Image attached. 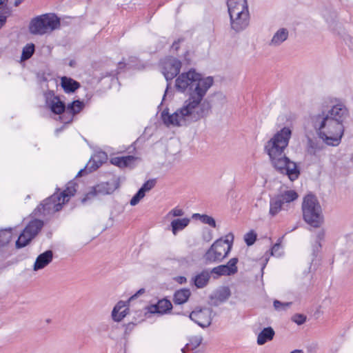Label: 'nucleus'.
Listing matches in <instances>:
<instances>
[{
    "instance_id": "nucleus-24",
    "label": "nucleus",
    "mask_w": 353,
    "mask_h": 353,
    "mask_svg": "<svg viewBox=\"0 0 353 353\" xmlns=\"http://www.w3.org/2000/svg\"><path fill=\"white\" fill-rule=\"evenodd\" d=\"M43 226V222L39 219H34L29 222L23 230L25 234H28L34 239Z\"/></svg>"
},
{
    "instance_id": "nucleus-61",
    "label": "nucleus",
    "mask_w": 353,
    "mask_h": 353,
    "mask_svg": "<svg viewBox=\"0 0 353 353\" xmlns=\"http://www.w3.org/2000/svg\"><path fill=\"white\" fill-rule=\"evenodd\" d=\"M188 54H189V52H188V51H187V52H186V53H185V56H186V55H188Z\"/></svg>"
},
{
    "instance_id": "nucleus-4",
    "label": "nucleus",
    "mask_w": 353,
    "mask_h": 353,
    "mask_svg": "<svg viewBox=\"0 0 353 353\" xmlns=\"http://www.w3.org/2000/svg\"><path fill=\"white\" fill-rule=\"evenodd\" d=\"M60 28V19L54 14L47 13L32 18L29 32L34 35H43Z\"/></svg>"
},
{
    "instance_id": "nucleus-22",
    "label": "nucleus",
    "mask_w": 353,
    "mask_h": 353,
    "mask_svg": "<svg viewBox=\"0 0 353 353\" xmlns=\"http://www.w3.org/2000/svg\"><path fill=\"white\" fill-rule=\"evenodd\" d=\"M128 302L120 301L113 308L112 316L114 321H121L128 312Z\"/></svg>"
},
{
    "instance_id": "nucleus-13",
    "label": "nucleus",
    "mask_w": 353,
    "mask_h": 353,
    "mask_svg": "<svg viewBox=\"0 0 353 353\" xmlns=\"http://www.w3.org/2000/svg\"><path fill=\"white\" fill-rule=\"evenodd\" d=\"M231 29L235 32H240L246 29L250 23L249 10L230 15Z\"/></svg>"
},
{
    "instance_id": "nucleus-32",
    "label": "nucleus",
    "mask_w": 353,
    "mask_h": 353,
    "mask_svg": "<svg viewBox=\"0 0 353 353\" xmlns=\"http://www.w3.org/2000/svg\"><path fill=\"white\" fill-rule=\"evenodd\" d=\"M35 51V46L32 43H27L22 49L21 61H25L32 57Z\"/></svg>"
},
{
    "instance_id": "nucleus-34",
    "label": "nucleus",
    "mask_w": 353,
    "mask_h": 353,
    "mask_svg": "<svg viewBox=\"0 0 353 353\" xmlns=\"http://www.w3.org/2000/svg\"><path fill=\"white\" fill-rule=\"evenodd\" d=\"M12 239V230L9 229L0 230V248L9 243Z\"/></svg>"
},
{
    "instance_id": "nucleus-54",
    "label": "nucleus",
    "mask_w": 353,
    "mask_h": 353,
    "mask_svg": "<svg viewBox=\"0 0 353 353\" xmlns=\"http://www.w3.org/2000/svg\"><path fill=\"white\" fill-rule=\"evenodd\" d=\"M126 66V63L123 61H119L118 63V70H121Z\"/></svg>"
},
{
    "instance_id": "nucleus-25",
    "label": "nucleus",
    "mask_w": 353,
    "mask_h": 353,
    "mask_svg": "<svg viewBox=\"0 0 353 353\" xmlns=\"http://www.w3.org/2000/svg\"><path fill=\"white\" fill-rule=\"evenodd\" d=\"M108 185V183H101L100 185H97L93 188V189L87 193L85 196L81 199V203H85L87 201L91 199L99 193H101L103 194H110L113 190L106 189L105 186Z\"/></svg>"
},
{
    "instance_id": "nucleus-35",
    "label": "nucleus",
    "mask_w": 353,
    "mask_h": 353,
    "mask_svg": "<svg viewBox=\"0 0 353 353\" xmlns=\"http://www.w3.org/2000/svg\"><path fill=\"white\" fill-rule=\"evenodd\" d=\"M32 239H33L30 237L28 234H25V232H22L16 241L15 246L18 249L24 248L29 244Z\"/></svg>"
},
{
    "instance_id": "nucleus-1",
    "label": "nucleus",
    "mask_w": 353,
    "mask_h": 353,
    "mask_svg": "<svg viewBox=\"0 0 353 353\" xmlns=\"http://www.w3.org/2000/svg\"><path fill=\"white\" fill-rule=\"evenodd\" d=\"M213 83L212 77H203L194 69L179 75L175 81L176 89L181 92L188 89L189 97L173 114H170L168 108L163 110L161 118L163 123L166 126H186L208 116L212 105L208 101H202Z\"/></svg>"
},
{
    "instance_id": "nucleus-45",
    "label": "nucleus",
    "mask_w": 353,
    "mask_h": 353,
    "mask_svg": "<svg viewBox=\"0 0 353 353\" xmlns=\"http://www.w3.org/2000/svg\"><path fill=\"white\" fill-rule=\"evenodd\" d=\"M292 321L300 325L303 324L306 321V316L301 314H295L292 317Z\"/></svg>"
},
{
    "instance_id": "nucleus-14",
    "label": "nucleus",
    "mask_w": 353,
    "mask_h": 353,
    "mask_svg": "<svg viewBox=\"0 0 353 353\" xmlns=\"http://www.w3.org/2000/svg\"><path fill=\"white\" fill-rule=\"evenodd\" d=\"M218 243H214L210 248L205 252L203 255V259L205 261L206 263H219L222 261L223 259H225L232 249V245H228L227 246L226 252L224 254H221L220 252H217V245Z\"/></svg>"
},
{
    "instance_id": "nucleus-16",
    "label": "nucleus",
    "mask_w": 353,
    "mask_h": 353,
    "mask_svg": "<svg viewBox=\"0 0 353 353\" xmlns=\"http://www.w3.org/2000/svg\"><path fill=\"white\" fill-rule=\"evenodd\" d=\"M139 159V157L128 155L124 157H113L111 159L110 162L112 165H114L120 168H133L136 166V162Z\"/></svg>"
},
{
    "instance_id": "nucleus-43",
    "label": "nucleus",
    "mask_w": 353,
    "mask_h": 353,
    "mask_svg": "<svg viewBox=\"0 0 353 353\" xmlns=\"http://www.w3.org/2000/svg\"><path fill=\"white\" fill-rule=\"evenodd\" d=\"M157 181L155 179H152L146 181L141 187L140 190L145 194L146 192L152 190L156 185Z\"/></svg>"
},
{
    "instance_id": "nucleus-7",
    "label": "nucleus",
    "mask_w": 353,
    "mask_h": 353,
    "mask_svg": "<svg viewBox=\"0 0 353 353\" xmlns=\"http://www.w3.org/2000/svg\"><path fill=\"white\" fill-rule=\"evenodd\" d=\"M298 194L293 190H285L270 199L269 214L274 217L283 209L285 204L290 203L298 198Z\"/></svg>"
},
{
    "instance_id": "nucleus-39",
    "label": "nucleus",
    "mask_w": 353,
    "mask_h": 353,
    "mask_svg": "<svg viewBox=\"0 0 353 353\" xmlns=\"http://www.w3.org/2000/svg\"><path fill=\"white\" fill-rule=\"evenodd\" d=\"M291 305L292 302H281L278 300H274L273 302L274 307L277 311L286 310Z\"/></svg>"
},
{
    "instance_id": "nucleus-33",
    "label": "nucleus",
    "mask_w": 353,
    "mask_h": 353,
    "mask_svg": "<svg viewBox=\"0 0 353 353\" xmlns=\"http://www.w3.org/2000/svg\"><path fill=\"white\" fill-rule=\"evenodd\" d=\"M323 150V146L319 143L312 141L309 139L307 143V153L312 156H317L318 153Z\"/></svg>"
},
{
    "instance_id": "nucleus-10",
    "label": "nucleus",
    "mask_w": 353,
    "mask_h": 353,
    "mask_svg": "<svg viewBox=\"0 0 353 353\" xmlns=\"http://www.w3.org/2000/svg\"><path fill=\"white\" fill-rule=\"evenodd\" d=\"M43 97L46 106L55 114L65 113L66 105L59 96L54 94V91L48 90L44 92Z\"/></svg>"
},
{
    "instance_id": "nucleus-28",
    "label": "nucleus",
    "mask_w": 353,
    "mask_h": 353,
    "mask_svg": "<svg viewBox=\"0 0 353 353\" xmlns=\"http://www.w3.org/2000/svg\"><path fill=\"white\" fill-rule=\"evenodd\" d=\"M77 183L73 181H70L66 186V188L60 193H58L59 197L60 199L65 203V201H68L69 199L74 196L76 190Z\"/></svg>"
},
{
    "instance_id": "nucleus-56",
    "label": "nucleus",
    "mask_w": 353,
    "mask_h": 353,
    "mask_svg": "<svg viewBox=\"0 0 353 353\" xmlns=\"http://www.w3.org/2000/svg\"><path fill=\"white\" fill-rule=\"evenodd\" d=\"M211 239H212V236H211L210 233H209L208 236H205V235L203 236V239L206 241H210Z\"/></svg>"
},
{
    "instance_id": "nucleus-63",
    "label": "nucleus",
    "mask_w": 353,
    "mask_h": 353,
    "mask_svg": "<svg viewBox=\"0 0 353 353\" xmlns=\"http://www.w3.org/2000/svg\"><path fill=\"white\" fill-rule=\"evenodd\" d=\"M181 6V5L179 6ZM180 7L177 8V12H179Z\"/></svg>"
},
{
    "instance_id": "nucleus-36",
    "label": "nucleus",
    "mask_w": 353,
    "mask_h": 353,
    "mask_svg": "<svg viewBox=\"0 0 353 353\" xmlns=\"http://www.w3.org/2000/svg\"><path fill=\"white\" fill-rule=\"evenodd\" d=\"M210 272L212 274H216L217 276H230L232 275L227 265H220L216 267L213 268Z\"/></svg>"
},
{
    "instance_id": "nucleus-19",
    "label": "nucleus",
    "mask_w": 353,
    "mask_h": 353,
    "mask_svg": "<svg viewBox=\"0 0 353 353\" xmlns=\"http://www.w3.org/2000/svg\"><path fill=\"white\" fill-rule=\"evenodd\" d=\"M212 273L208 270H203L201 272L192 277L190 283L194 285L196 288H203L208 285Z\"/></svg>"
},
{
    "instance_id": "nucleus-20",
    "label": "nucleus",
    "mask_w": 353,
    "mask_h": 353,
    "mask_svg": "<svg viewBox=\"0 0 353 353\" xmlns=\"http://www.w3.org/2000/svg\"><path fill=\"white\" fill-rule=\"evenodd\" d=\"M53 259V252L50 250L40 254L36 259L34 264V270L37 271L47 266Z\"/></svg>"
},
{
    "instance_id": "nucleus-37",
    "label": "nucleus",
    "mask_w": 353,
    "mask_h": 353,
    "mask_svg": "<svg viewBox=\"0 0 353 353\" xmlns=\"http://www.w3.org/2000/svg\"><path fill=\"white\" fill-rule=\"evenodd\" d=\"M194 218H199V220L205 224H208L212 228H216V221L214 219L207 214H194Z\"/></svg>"
},
{
    "instance_id": "nucleus-51",
    "label": "nucleus",
    "mask_w": 353,
    "mask_h": 353,
    "mask_svg": "<svg viewBox=\"0 0 353 353\" xmlns=\"http://www.w3.org/2000/svg\"><path fill=\"white\" fill-rule=\"evenodd\" d=\"M181 39H178L177 41H175L172 46V48L174 49L175 50H178L179 48V43L181 42Z\"/></svg>"
},
{
    "instance_id": "nucleus-31",
    "label": "nucleus",
    "mask_w": 353,
    "mask_h": 353,
    "mask_svg": "<svg viewBox=\"0 0 353 353\" xmlns=\"http://www.w3.org/2000/svg\"><path fill=\"white\" fill-rule=\"evenodd\" d=\"M190 223L188 218L176 219L171 221L170 226L173 234L176 235L179 231L185 228Z\"/></svg>"
},
{
    "instance_id": "nucleus-9",
    "label": "nucleus",
    "mask_w": 353,
    "mask_h": 353,
    "mask_svg": "<svg viewBox=\"0 0 353 353\" xmlns=\"http://www.w3.org/2000/svg\"><path fill=\"white\" fill-rule=\"evenodd\" d=\"M181 62L176 58L170 57L162 62V73L166 81L172 80L179 73Z\"/></svg>"
},
{
    "instance_id": "nucleus-46",
    "label": "nucleus",
    "mask_w": 353,
    "mask_h": 353,
    "mask_svg": "<svg viewBox=\"0 0 353 353\" xmlns=\"http://www.w3.org/2000/svg\"><path fill=\"white\" fill-rule=\"evenodd\" d=\"M8 1H4L0 5V15H3L7 17V15L10 13V9L7 6Z\"/></svg>"
},
{
    "instance_id": "nucleus-57",
    "label": "nucleus",
    "mask_w": 353,
    "mask_h": 353,
    "mask_svg": "<svg viewBox=\"0 0 353 353\" xmlns=\"http://www.w3.org/2000/svg\"><path fill=\"white\" fill-rule=\"evenodd\" d=\"M170 85V83H168V84H167V88H166V90H165V94H164L163 97V100H164L165 97L166 96V94H168V89H169Z\"/></svg>"
},
{
    "instance_id": "nucleus-62",
    "label": "nucleus",
    "mask_w": 353,
    "mask_h": 353,
    "mask_svg": "<svg viewBox=\"0 0 353 353\" xmlns=\"http://www.w3.org/2000/svg\"><path fill=\"white\" fill-rule=\"evenodd\" d=\"M296 228V227L293 228L292 229V230H295Z\"/></svg>"
},
{
    "instance_id": "nucleus-17",
    "label": "nucleus",
    "mask_w": 353,
    "mask_h": 353,
    "mask_svg": "<svg viewBox=\"0 0 353 353\" xmlns=\"http://www.w3.org/2000/svg\"><path fill=\"white\" fill-rule=\"evenodd\" d=\"M227 6L229 15L249 10L247 0H228Z\"/></svg>"
},
{
    "instance_id": "nucleus-64",
    "label": "nucleus",
    "mask_w": 353,
    "mask_h": 353,
    "mask_svg": "<svg viewBox=\"0 0 353 353\" xmlns=\"http://www.w3.org/2000/svg\"><path fill=\"white\" fill-rule=\"evenodd\" d=\"M218 276H217V275H216V276H214V279H216V278H218Z\"/></svg>"
},
{
    "instance_id": "nucleus-3",
    "label": "nucleus",
    "mask_w": 353,
    "mask_h": 353,
    "mask_svg": "<svg viewBox=\"0 0 353 353\" xmlns=\"http://www.w3.org/2000/svg\"><path fill=\"white\" fill-rule=\"evenodd\" d=\"M302 212L303 220L314 228H319L323 223L322 208L316 196L313 194H308L302 203Z\"/></svg>"
},
{
    "instance_id": "nucleus-38",
    "label": "nucleus",
    "mask_w": 353,
    "mask_h": 353,
    "mask_svg": "<svg viewBox=\"0 0 353 353\" xmlns=\"http://www.w3.org/2000/svg\"><path fill=\"white\" fill-rule=\"evenodd\" d=\"M203 341L201 336H193L190 338L189 343L186 344V347L188 349L194 350L198 347Z\"/></svg>"
},
{
    "instance_id": "nucleus-48",
    "label": "nucleus",
    "mask_w": 353,
    "mask_h": 353,
    "mask_svg": "<svg viewBox=\"0 0 353 353\" xmlns=\"http://www.w3.org/2000/svg\"><path fill=\"white\" fill-rule=\"evenodd\" d=\"M321 248V243L315 241V243L312 245V254L314 256H316Z\"/></svg>"
},
{
    "instance_id": "nucleus-21",
    "label": "nucleus",
    "mask_w": 353,
    "mask_h": 353,
    "mask_svg": "<svg viewBox=\"0 0 353 353\" xmlns=\"http://www.w3.org/2000/svg\"><path fill=\"white\" fill-rule=\"evenodd\" d=\"M172 308V305L170 301L164 298L159 300L156 304L151 305L149 310L151 313L163 314L170 312Z\"/></svg>"
},
{
    "instance_id": "nucleus-40",
    "label": "nucleus",
    "mask_w": 353,
    "mask_h": 353,
    "mask_svg": "<svg viewBox=\"0 0 353 353\" xmlns=\"http://www.w3.org/2000/svg\"><path fill=\"white\" fill-rule=\"evenodd\" d=\"M282 238H279L277 241V242L272 247L271 249V254L272 256H276L277 257L281 256L282 255V251H281V242L282 240Z\"/></svg>"
},
{
    "instance_id": "nucleus-55",
    "label": "nucleus",
    "mask_w": 353,
    "mask_h": 353,
    "mask_svg": "<svg viewBox=\"0 0 353 353\" xmlns=\"http://www.w3.org/2000/svg\"><path fill=\"white\" fill-rule=\"evenodd\" d=\"M24 0H15L14 2V6L15 7L19 6L21 3H23Z\"/></svg>"
},
{
    "instance_id": "nucleus-49",
    "label": "nucleus",
    "mask_w": 353,
    "mask_h": 353,
    "mask_svg": "<svg viewBox=\"0 0 353 353\" xmlns=\"http://www.w3.org/2000/svg\"><path fill=\"white\" fill-rule=\"evenodd\" d=\"M324 237H325V232L323 230H321L316 234V241L321 243V241L324 239Z\"/></svg>"
},
{
    "instance_id": "nucleus-59",
    "label": "nucleus",
    "mask_w": 353,
    "mask_h": 353,
    "mask_svg": "<svg viewBox=\"0 0 353 353\" xmlns=\"http://www.w3.org/2000/svg\"><path fill=\"white\" fill-rule=\"evenodd\" d=\"M41 80L42 81H47V78L44 76V74H43L42 77H41Z\"/></svg>"
},
{
    "instance_id": "nucleus-26",
    "label": "nucleus",
    "mask_w": 353,
    "mask_h": 353,
    "mask_svg": "<svg viewBox=\"0 0 353 353\" xmlns=\"http://www.w3.org/2000/svg\"><path fill=\"white\" fill-rule=\"evenodd\" d=\"M190 296L189 288H181L174 292L172 300L175 305H182L188 301Z\"/></svg>"
},
{
    "instance_id": "nucleus-23",
    "label": "nucleus",
    "mask_w": 353,
    "mask_h": 353,
    "mask_svg": "<svg viewBox=\"0 0 353 353\" xmlns=\"http://www.w3.org/2000/svg\"><path fill=\"white\" fill-rule=\"evenodd\" d=\"M289 37V31L285 28H281L274 34L269 42L270 46L278 47L285 41Z\"/></svg>"
},
{
    "instance_id": "nucleus-18",
    "label": "nucleus",
    "mask_w": 353,
    "mask_h": 353,
    "mask_svg": "<svg viewBox=\"0 0 353 353\" xmlns=\"http://www.w3.org/2000/svg\"><path fill=\"white\" fill-rule=\"evenodd\" d=\"M84 103L80 100H75L69 103L65 108V113L70 114L69 118L67 120H64L63 117H64L65 115L63 114L62 117H60L62 121L65 123L71 122L73 116L79 113L84 108Z\"/></svg>"
},
{
    "instance_id": "nucleus-5",
    "label": "nucleus",
    "mask_w": 353,
    "mask_h": 353,
    "mask_svg": "<svg viewBox=\"0 0 353 353\" xmlns=\"http://www.w3.org/2000/svg\"><path fill=\"white\" fill-rule=\"evenodd\" d=\"M270 157L273 167L281 174H286L292 181L297 179L300 175V170L296 163L290 160L285 156L284 152H276L272 155L270 152H266Z\"/></svg>"
},
{
    "instance_id": "nucleus-8",
    "label": "nucleus",
    "mask_w": 353,
    "mask_h": 353,
    "mask_svg": "<svg viewBox=\"0 0 353 353\" xmlns=\"http://www.w3.org/2000/svg\"><path fill=\"white\" fill-rule=\"evenodd\" d=\"M63 202L60 199L58 192L44 199L35 209L36 213L46 215L59 212L61 210Z\"/></svg>"
},
{
    "instance_id": "nucleus-30",
    "label": "nucleus",
    "mask_w": 353,
    "mask_h": 353,
    "mask_svg": "<svg viewBox=\"0 0 353 353\" xmlns=\"http://www.w3.org/2000/svg\"><path fill=\"white\" fill-rule=\"evenodd\" d=\"M234 240V235L232 233H229L225 236V239H223L222 238L217 239L214 243H218L217 245V252H220L221 254H224L227 250V246L228 245H232V242Z\"/></svg>"
},
{
    "instance_id": "nucleus-11",
    "label": "nucleus",
    "mask_w": 353,
    "mask_h": 353,
    "mask_svg": "<svg viewBox=\"0 0 353 353\" xmlns=\"http://www.w3.org/2000/svg\"><path fill=\"white\" fill-rule=\"evenodd\" d=\"M108 156L105 152H97L91 157L90 161L83 169L79 171L77 176H81L84 173L88 174L98 169L102 164L106 162Z\"/></svg>"
},
{
    "instance_id": "nucleus-44",
    "label": "nucleus",
    "mask_w": 353,
    "mask_h": 353,
    "mask_svg": "<svg viewBox=\"0 0 353 353\" xmlns=\"http://www.w3.org/2000/svg\"><path fill=\"white\" fill-rule=\"evenodd\" d=\"M145 196V193L142 192L140 189L137 191V192L132 196L130 200V205L134 206L139 203L141 199Z\"/></svg>"
},
{
    "instance_id": "nucleus-52",
    "label": "nucleus",
    "mask_w": 353,
    "mask_h": 353,
    "mask_svg": "<svg viewBox=\"0 0 353 353\" xmlns=\"http://www.w3.org/2000/svg\"><path fill=\"white\" fill-rule=\"evenodd\" d=\"M144 292H145V290L143 288L140 289L135 294H134L133 296H132L130 297L129 301H130L131 299H133L134 297H137L139 294H143Z\"/></svg>"
},
{
    "instance_id": "nucleus-6",
    "label": "nucleus",
    "mask_w": 353,
    "mask_h": 353,
    "mask_svg": "<svg viewBox=\"0 0 353 353\" xmlns=\"http://www.w3.org/2000/svg\"><path fill=\"white\" fill-rule=\"evenodd\" d=\"M292 136V130L288 127H283L266 143L265 151L270 152L272 155L276 152H284L289 144Z\"/></svg>"
},
{
    "instance_id": "nucleus-58",
    "label": "nucleus",
    "mask_w": 353,
    "mask_h": 353,
    "mask_svg": "<svg viewBox=\"0 0 353 353\" xmlns=\"http://www.w3.org/2000/svg\"><path fill=\"white\" fill-rule=\"evenodd\" d=\"M290 353H303V351L301 350H294L292 351Z\"/></svg>"
},
{
    "instance_id": "nucleus-2",
    "label": "nucleus",
    "mask_w": 353,
    "mask_h": 353,
    "mask_svg": "<svg viewBox=\"0 0 353 353\" xmlns=\"http://www.w3.org/2000/svg\"><path fill=\"white\" fill-rule=\"evenodd\" d=\"M350 112L341 99L333 98L321 104V110L310 116V122L319 138L327 145L336 147L341 143L345 124Z\"/></svg>"
},
{
    "instance_id": "nucleus-60",
    "label": "nucleus",
    "mask_w": 353,
    "mask_h": 353,
    "mask_svg": "<svg viewBox=\"0 0 353 353\" xmlns=\"http://www.w3.org/2000/svg\"><path fill=\"white\" fill-rule=\"evenodd\" d=\"M8 0H0V5H1L4 1H8Z\"/></svg>"
},
{
    "instance_id": "nucleus-47",
    "label": "nucleus",
    "mask_w": 353,
    "mask_h": 353,
    "mask_svg": "<svg viewBox=\"0 0 353 353\" xmlns=\"http://www.w3.org/2000/svg\"><path fill=\"white\" fill-rule=\"evenodd\" d=\"M169 214L173 216H181L184 214V211L181 208H174L170 211Z\"/></svg>"
},
{
    "instance_id": "nucleus-15",
    "label": "nucleus",
    "mask_w": 353,
    "mask_h": 353,
    "mask_svg": "<svg viewBox=\"0 0 353 353\" xmlns=\"http://www.w3.org/2000/svg\"><path fill=\"white\" fill-rule=\"evenodd\" d=\"M230 296L231 291L229 287L221 286L210 295V304L216 307L221 303L226 301Z\"/></svg>"
},
{
    "instance_id": "nucleus-29",
    "label": "nucleus",
    "mask_w": 353,
    "mask_h": 353,
    "mask_svg": "<svg viewBox=\"0 0 353 353\" xmlns=\"http://www.w3.org/2000/svg\"><path fill=\"white\" fill-rule=\"evenodd\" d=\"M274 331L271 327H265L259 334L257 337V343L260 345L271 341L274 336Z\"/></svg>"
},
{
    "instance_id": "nucleus-42",
    "label": "nucleus",
    "mask_w": 353,
    "mask_h": 353,
    "mask_svg": "<svg viewBox=\"0 0 353 353\" xmlns=\"http://www.w3.org/2000/svg\"><path fill=\"white\" fill-rule=\"evenodd\" d=\"M238 261V258L234 257L230 259L227 264L225 265L228 267V269L232 275L236 274L238 271V268L236 266Z\"/></svg>"
},
{
    "instance_id": "nucleus-27",
    "label": "nucleus",
    "mask_w": 353,
    "mask_h": 353,
    "mask_svg": "<svg viewBox=\"0 0 353 353\" xmlns=\"http://www.w3.org/2000/svg\"><path fill=\"white\" fill-rule=\"evenodd\" d=\"M61 81V87L66 93L74 92L80 87V83L70 77H63Z\"/></svg>"
},
{
    "instance_id": "nucleus-53",
    "label": "nucleus",
    "mask_w": 353,
    "mask_h": 353,
    "mask_svg": "<svg viewBox=\"0 0 353 353\" xmlns=\"http://www.w3.org/2000/svg\"><path fill=\"white\" fill-rule=\"evenodd\" d=\"M6 17L3 15H0V28L6 23Z\"/></svg>"
},
{
    "instance_id": "nucleus-12",
    "label": "nucleus",
    "mask_w": 353,
    "mask_h": 353,
    "mask_svg": "<svg viewBox=\"0 0 353 353\" xmlns=\"http://www.w3.org/2000/svg\"><path fill=\"white\" fill-rule=\"evenodd\" d=\"M212 310L210 308L192 311L189 318L202 328L208 327L212 323Z\"/></svg>"
},
{
    "instance_id": "nucleus-50",
    "label": "nucleus",
    "mask_w": 353,
    "mask_h": 353,
    "mask_svg": "<svg viewBox=\"0 0 353 353\" xmlns=\"http://www.w3.org/2000/svg\"><path fill=\"white\" fill-rule=\"evenodd\" d=\"M176 281L180 283V284H183V283H185L186 281H187V279L185 277V276H178L176 278Z\"/></svg>"
},
{
    "instance_id": "nucleus-41",
    "label": "nucleus",
    "mask_w": 353,
    "mask_h": 353,
    "mask_svg": "<svg viewBox=\"0 0 353 353\" xmlns=\"http://www.w3.org/2000/svg\"><path fill=\"white\" fill-rule=\"evenodd\" d=\"M244 240L247 245H252L256 240V234L252 230L245 234Z\"/></svg>"
}]
</instances>
